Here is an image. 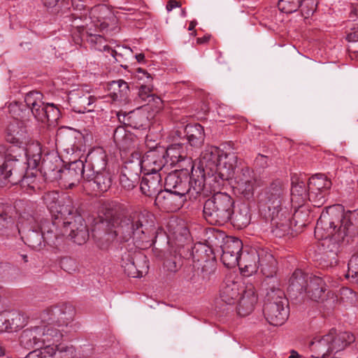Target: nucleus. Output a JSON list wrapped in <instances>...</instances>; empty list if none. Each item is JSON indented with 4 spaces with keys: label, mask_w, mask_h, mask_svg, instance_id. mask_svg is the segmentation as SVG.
Here are the masks:
<instances>
[{
    "label": "nucleus",
    "mask_w": 358,
    "mask_h": 358,
    "mask_svg": "<svg viewBox=\"0 0 358 358\" xmlns=\"http://www.w3.org/2000/svg\"><path fill=\"white\" fill-rule=\"evenodd\" d=\"M236 265L245 276L252 275L260 267L266 278H273L277 269L276 260L267 248H250L241 252Z\"/></svg>",
    "instance_id": "423d86ee"
},
{
    "label": "nucleus",
    "mask_w": 358,
    "mask_h": 358,
    "mask_svg": "<svg viewBox=\"0 0 358 358\" xmlns=\"http://www.w3.org/2000/svg\"><path fill=\"white\" fill-rule=\"evenodd\" d=\"M355 341V336L350 332L337 334L331 329L324 336H315L309 345L314 358H324L326 356L343 350Z\"/></svg>",
    "instance_id": "1a4fd4ad"
},
{
    "label": "nucleus",
    "mask_w": 358,
    "mask_h": 358,
    "mask_svg": "<svg viewBox=\"0 0 358 358\" xmlns=\"http://www.w3.org/2000/svg\"><path fill=\"white\" fill-rule=\"evenodd\" d=\"M164 151L169 168L177 166L180 170L192 168V162L191 157L187 155L186 144L176 142L170 145Z\"/></svg>",
    "instance_id": "f3484780"
},
{
    "label": "nucleus",
    "mask_w": 358,
    "mask_h": 358,
    "mask_svg": "<svg viewBox=\"0 0 358 358\" xmlns=\"http://www.w3.org/2000/svg\"><path fill=\"white\" fill-rule=\"evenodd\" d=\"M223 152L215 146H208L201 154L199 165L196 167L192 164L191 184L197 192L206 195L215 190L216 185L211 187V182L217 178L214 176V171Z\"/></svg>",
    "instance_id": "39448f33"
},
{
    "label": "nucleus",
    "mask_w": 358,
    "mask_h": 358,
    "mask_svg": "<svg viewBox=\"0 0 358 358\" xmlns=\"http://www.w3.org/2000/svg\"><path fill=\"white\" fill-rule=\"evenodd\" d=\"M14 222L12 218L6 213H0V233L13 227Z\"/></svg>",
    "instance_id": "8fccbe9b"
},
{
    "label": "nucleus",
    "mask_w": 358,
    "mask_h": 358,
    "mask_svg": "<svg viewBox=\"0 0 358 358\" xmlns=\"http://www.w3.org/2000/svg\"><path fill=\"white\" fill-rule=\"evenodd\" d=\"M33 221L35 222V217L29 215L26 212L22 213L19 217V222L21 223L22 226H29L26 236V243L34 250H40L42 244L45 242L47 243V241L44 234H41L35 225L33 224Z\"/></svg>",
    "instance_id": "393cba45"
},
{
    "label": "nucleus",
    "mask_w": 358,
    "mask_h": 358,
    "mask_svg": "<svg viewBox=\"0 0 358 358\" xmlns=\"http://www.w3.org/2000/svg\"><path fill=\"white\" fill-rule=\"evenodd\" d=\"M348 270L345 275L347 278H352L354 282L358 283V255H353L350 259Z\"/></svg>",
    "instance_id": "a18cd8bd"
},
{
    "label": "nucleus",
    "mask_w": 358,
    "mask_h": 358,
    "mask_svg": "<svg viewBox=\"0 0 358 358\" xmlns=\"http://www.w3.org/2000/svg\"><path fill=\"white\" fill-rule=\"evenodd\" d=\"M64 232L78 245L85 243L89 237L85 221L80 215H76L74 221H65Z\"/></svg>",
    "instance_id": "b1692460"
},
{
    "label": "nucleus",
    "mask_w": 358,
    "mask_h": 358,
    "mask_svg": "<svg viewBox=\"0 0 358 358\" xmlns=\"http://www.w3.org/2000/svg\"><path fill=\"white\" fill-rule=\"evenodd\" d=\"M196 25V22L194 21H192L189 26V30L194 29Z\"/></svg>",
    "instance_id": "338daca9"
},
{
    "label": "nucleus",
    "mask_w": 358,
    "mask_h": 358,
    "mask_svg": "<svg viewBox=\"0 0 358 358\" xmlns=\"http://www.w3.org/2000/svg\"><path fill=\"white\" fill-rule=\"evenodd\" d=\"M165 266L167 268L169 271L171 272H176V265L174 262L172 261H166L165 262Z\"/></svg>",
    "instance_id": "6e6d98bb"
},
{
    "label": "nucleus",
    "mask_w": 358,
    "mask_h": 358,
    "mask_svg": "<svg viewBox=\"0 0 358 358\" xmlns=\"http://www.w3.org/2000/svg\"><path fill=\"white\" fill-rule=\"evenodd\" d=\"M90 16L94 22L96 26H99L101 29L107 28L108 24L106 20L113 16L110 10L105 4H99L91 8Z\"/></svg>",
    "instance_id": "f704fd0d"
},
{
    "label": "nucleus",
    "mask_w": 358,
    "mask_h": 358,
    "mask_svg": "<svg viewBox=\"0 0 358 358\" xmlns=\"http://www.w3.org/2000/svg\"><path fill=\"white\" fill-rule=\"evenodd\" d=\"M237 157L234 153H223L214 171V176H217L222 180H229L234 178V170L236 168Z\"/></svg>",
    "instance_id": "cd10ccee"
},
{
    "label": "nucleus",
    "mask_w": 358,
    "mask_h": 358,
    "mask_svg": "<svg viewBox=\"0 0 358 358\" xmlns=\"http://www.w3.org/2000/svg\"><path fill=\"white\" fill-rule=\"evenodd\" d=\"M220 296L227 304L238 303L237 311L241 316L249 315L257 301L253 285L245 284L239 277L232 275L225 278Z\"/></svg>",
    "instance_id": "20e7f679"
},
{
    "label": "nucleus",
    "mask_w": 358,
    "mask_h": 358,
    "mask_svg": "<svg viewBox=\"0 0 358 358\" xmlns=\"http://www.w3.org/2000/svg\"><path fill=\"white\" fill-rule=\"evenodd\" d=\"M85 165L82 160L71 162L68 168L60 171L59 179L65 188H72L80 181L81 178L86 179Z\"/></svg>",
    "instance_id": "4be33fe9"
},
{
    "label": "nucleus",
    "mask_w": 358,
    "mask_h": 358,
    "mask_svg": "<svg viewBox=\"0 0 358 358\" xmlns=\"http://www.w3.org/2000/svg\"><path fill=\"white\" fill-rule=\"evenodd\" d=\"M62 337L59 330L53 328L50 322L41 315L40 325H31L24 329L20 336V343L26 348H43L47 345L55 348Z\"/></svg>",
    "instance_id": "6e6552de"
},
{
    "label": "nucleus",
    "mask_w": 358,
    "mask_h": 358,
    "mask_svg": "<svg viewBox=\"0 0 358 358\" xmlns=\"http://www.w3.org/2000/svg\"><path fill=\"white\" fill-rule=\"evenodd\" d=\"M210 37L209 36H203L202 38H197V43H204L208 41Z\"/></svg>",
    "instance_id": "052dcab7"
},
{
    "label": "nucleus",
    "mask_w": 358,
    "mask_h": 358,
    "mask_svg": "<svg viewBox=\"0 0 358 358\" xmlns=\"http://www.w3.org/2000/svg\"><path fill=\"white\" fill-rule=\"evenodd\" d=\"M136 59H137V61L138 62H142L144 61V59H145V56L142 53H140V54H137L136 55Z\"/></svg>",
    "instance_id": "680f3d73"
},
{
    "label": "nucleus",
    "mask_w": 358,
    "mask_h": 358,
    "mask_svg": "<svg viewBox=\"0 0 358 358\" xmlns=\"http://www.w3.org/2000/svg\"><path fill=\"white\" fill-rule=\"evenodd\" d=\"M185 130L187 140L191 146L199 148L203 145L205 140V132L201 124H187Z\"/></svg>",
    "instance_id": "72a5a7b5"
},
{
    "label": "nucleus",
    "mask_w": 358,
    "mask_h": 358,
    "mask_svg": "<svg viewBox=\"0 0 358 358\" xmlns=\"http://www.w3.org/2000/svg\"><path fill=\"white\" fill-rule=\"evenodd\" d=\"M234 178L236 189L248 199L253 196L255 190L260 185L253 171L248 166L238 171Z\"/></svg>",
    "instance_id": "6ab92c4d"
},
{
    "label": "nucleus",
    "mask_w": 358,
    "mask_h": 358,
    "mask_svg": "<svg viewBox=\"0 0 358 358\" xmlns=\"http://www.w3.org/2000/svg\"><path fill=\"white\" fill-rule=\"evenodd\" d=\"M24 102L29 113L41 122H55L59 117V110L53 103H45L43 94L39 92H30L26 94Z\"/></svg>",
    "instance_id": "ddd939ff"
},
{
    "label": "nucleus",
    "mask_w": 358,
    "mask_h": 358,
    "mask_svg": "<svg viewBox=\"0 0 358 358\" xmlns=\"http://www.w3.org/2000/svg\"><path fill=\"white\" fill-rule=\"evenodd\" d=\"M74 313L72 306L63 303L54 308H50L45 310L43 313V318L47 322H50L51 326L53 323H57L58 326L67 325L69 322L73 318Z\"/></svg>",
    "instance_id": "5701e85b"
},
{
    "label": "nucleus",
    "mask_w": 358,
    "mask_h": 358,
    "mask_svg": "<svg viewBox=\"0 0 358 358\" xmlns=\"http://www.w3.org/2000/svg\"><path fill=\"white\" fill-rule=\"evenodd\" d=\"M182 132L179 130H176L174 131V136H173V140L177 141L178 139H181L182 138Z\"/></svg>",
    "instance_id": "bf43d9fd"
},
{
    "label": "nucleus",
    "mask_w": 358,
    "mask_h": 358,
    "mask_svg": "<svg viewBox=\"0 0 358 358\" xmlns=\"http://www.w3.org/2000/svg\"><path fill=\"white\" fill-rule=\"evenodd\" d=\"M117 117L120 122L134 129H143L148 124L147 112L141 108H137L129 113H117Z\"/></svg>",
    "instance_id": "7c9ffc66"
},
{
    "label": "nucleus",
    "mask_w": 358,
    "mask_h": 358,
    "mask_svg": "<svg viewBox=\"0 0 358 358\" xmlns=\"http://www.w3.org/2000/svg\"><path fill=\"white\" fill-rule=\"evenodd\" d=\"M301 3V0H279L278 6L283 13H292L299 9Z\"/></svg>",
    "instance_id": "37998d69"
},
{
    "label": "nucleus",
    "mask_w": 358,
    "mask_h": 358,
    "mask_svg": "<svg viewBox=\"0 0 358 358\" xmlns=\"http://www.w3.org/2000/svg\"><path fill=\"white\" fill-rule=\"evenodd\" d=\"M358 234V211L343 213L342 208L329 206L322 211L315 228V236L322 241L323 260L327 266L337 263L336 256L341 243Z\"/></svg>",
    "instance_id": "f257e3e1"
},
{
    "label": "nucleus",
    "mask_w": 358,
    "mask_h": 358,
    "mask_svg": "<svg viewBox=\"0 0 358 358\" xmlns=\"http://www.w3.org/2000/svg\"><path fill=\"white\" fill-rule=\"evenodd\" d=\"M233 222L238 227L243 228L247 227L250 222V215L247 207L244 206L236 213H233Z\"/></svg>",
    "instance_id": "79ce46f5"
},
{
    "label": "nucleus",
    "mask_w": 358,
    "mask_h": 358,
    "mask_svg": "<svg viewBox=\"0 0 358 358\" xmlns=\"http://www.w3.org/2000/svg\"><path fill=\"white\" fill-rule=\"evenodd\" d=\"M122 206L116 201L103 203L99 208L98 215L101 225L115 228V236H120L127 241L133 239L135 243H150L155 234L152 215L149 213H135L133 215L120 217Z\"/></svg>",
    "instance_id": "7ed1b4c3"
},
{
    "label": "nucleus",
    "mask_w": 358,
    "mask_h": 358,
    "mask_svg": "<svg viewBox=\"0 0 358 358\" xmlns=\"http://www.w3.org/2000/svg\"><path fill=\"white\" fill-rule=\"evenodd\" d=\"M144 177L141 182V190L142 193L148 196H152L156 194H164L162 192V174L144 173Z\"/></svg>",
    "instance_id": "2f4dec72"
},
{
    "label": "nucleus",
    "mask_w": 358,
    "mask_h": 358,
    "mask_svg": "<svg viewBox=\"0 0 358 358\" xmlns=\"http://www.w3.org/2000/svg\"><path fill=\"white\" fill-rule=\"evenodd\" d=\"M295 210L292 215V220H290V217L286 210V217L289 219V223L290 224L291 229L289 234H292L293 231L292 224L294 223V226L297 227L299 229L306 226L309 217V210L308 207L305 206V205L301 206V207H293ZM288 235V234H287ZM286 236V234L285 235Z\"/></svg>",
    "instance_id": "c9c22d12"
},
{
    "label": "nucleus",
    "mask_w": 358,
    "mask_h": 358,
    "mask_svg": "<svg viewBox=\"0 0 358 358\" xmlns=\"http://www.w3.org/2000/svg\"><path fill=\"white\" fill-rule=\"evenodd\" d=\"M8 317L10 326V331H17L23 328L27 324L25 315L20 312H8Z\"/></svg>",
    "instance_id": "a19ab883"
},
{
    "label": "nucleus",
    "mask_w": 358,
    "mask_h": 358,
    "mask_svg": "<svg viewBox=\"0 0 358 358\" xmlns=\"http://www.w3.org/2000/svg\"><path fill=\"white\" fill-rule=\"evenodd\" d=\"M310 192L306 182L297 176L292 177L291 201L292 207H301L309 201Z\"/></svg>",
    "instance_id": "c756f323"
},
{
    "label": "nucleus",
    "mask_w": 358,
    "mask_h": 358,
    "mask_svg": "<svg viewBox=\"0 0 358 358\" xmlns=\"http://www.w3.org/2000/svg\"><path fill=\"white\" fill-rule=\"evenodd\" d=\"M121 266L124 273L131 278H141L148 272L146 257L141 253H124L122 257Z\"/></svg>",
    "instance_id": "a211bd4d"
},
{
    "label": "nucleus",
    "mask_w": 358,
    "mask_h": 358,
    "mask_svg": "<svg viewBox=\"0 0 358 358\" xmlns=\"http://www.w3.org/2000/svg\"><path fill=\"white\" fill-rule=\"evenodd\" d=\"M10 326L8 317V313L0 314V332L10 331Z\"/></svg>",
    "instance_id": "3c124183"
},
{
    "label": "nucleus",
    "mask_w": 358,
    "mask_h": 358,
    "mask_svg": "<svg viewBox=\"0 0 358 358\" xmlns=\"http://www.w3.org/2000/svg\"><path fill=\"white\" fill-rule=\"evenodd\" d=\"M92 169L85 175L89 182L93 181L99 192H106L112 184V176L106 169V155L103 151H99L92 155Z\"/></svg>",
    "instance_id": "4468645a"
},
{
    "label": "nucleus",
    "mask_w": 358,
    "mask_h": 358,
    "mask_svg": "<svg viewBox=\"0 0 358 358\" xmlns=\"http://www.w3.org/2000/svg\"><path fill=\"white\" fill-rule=\"evenodd\" d=\"M317 6V0H303L301 1L300 6L301 7L302 15L306 17H309L315 11Z\"/></svg>",
    "instance_id": "49530a36"
},
{
    "label": "nucleus",
    "mask_w": 358,
    "mask_h": 358,
    "mask_svg": "<svg viewBox=\"0 0 358 358\" xmlns=\"http://www.w3.org/2000/svg\"><path fill=\"white\" fill-rule=\"evenodd\" d=\"M58 1L59 0H50V1H48V2H45V4L48 6H54L55 5L57 4Z\"/></svg>",
    "instance_id": "0e129e2a"
},
{
    "label": "nucleus",
    "mask_w": 358,
    "mask_h": 358,
    "mask_svg": "<svg viewBox=\"0 0 358 358\" xmlns=\"http://www.w3.org/2000/svg\"><path fill=\"white\" fill-rule=\"evenodd\" d=\"M179 4L177 1H169L166 6V8L169 11H171L174 8L178 7Z\"/></svg>",
    "instance_id": "13d9d810"
},
{
    "label": "nucleus",
    "mask_w": 358,
    "mask_h": 358,
    "mask_svg": "<svg viewBox=\"0 0 358 358\" xmlns=\"http://www.w3.org/2000/svg\"><path fill=\"white\" fill-rule=\"evenodd\" d=\"M152 88L147 85H142L138 91L139 98L144 101H150V99L153 100L152 94H151Z\"/></svg>",
    "instance_id": "09e8293b"
},
{
    "label": "nucleus",
    "mask_w": 358,
    "mask_h": 358,
    "mask_svg": "<svg viewBox=\"0 0 358 358\" xmlns=\"http://www.w3.org/2000/svg\"><path fill=\"white\" fill-rule=\"evenodd\" d=\"M110 85V89L113 90L112 98L113 101H126L129 91L127 83L123 80H117L112 81Z\"/></svg>",
    "instance_id": "58836bf2"
},
{
    "label": "nucleus",
    "mask_w": 358,
    "mask_h": 358,
    "mask_svg": "<svg viewBox=\"0 0 358 358\" xmlns=\"http://www.w3.org/2000/svg\"><path fill=\"white\" fill-rule=\"evenodd\" d=\"M59 197V193L57 192H47L43 196L44 203L52 214L55 213V209L60 202Z\"/></svg>",
    "instance_id": "c03bdc74"
},
{
    "label": "nucleus",
    "mask_w": 358,
    "mask_h": 358,
    "mask_svg": "<svg viewBox=\"0 0 358 358\" xmlns=\"http://www.w3.org/2000/svg\"><path fill=\"white\" fill-rule=\"evenodd\" d=\"M268 157L263 155H259L255 161V164L260 168H265L268 166Z\"/></svg>",
    "instance_id": "603ef678"
},
{
    "label": "nucleus",
    "mask_w": 358,
    "mask_h": 358,
    "mask_svg": "<svg viewBox=\"0 0 358 358\" xmlns=\"http://www.w3.org/2000/svg\"><path fill=\"white\" fill-rule=\"evenodd\" d=\"M56 219L63 218L65 221H74V217L78 215L76 213L75 208L73 206L72 201L69 197L64 199V201L59 202L55 209V213L52 214Z\"/></svg>",
    "instance_id": "4c0bfd02"
},
{
    "label": "nucleus",
    "mask_w": 358,
    "mask_h": 358,
    "mask_svg": "<svg viewBox=\"0 0 358 358\" xmlns=\"http://www.w3.org/2000/svg\"><path fill=\"white\" fill-rule=\"evenodd\" d=\"M5 355V349L2 346L1 343L0 342V356H3Z\"/></svg>",
    "instance_id": "774afa93"
},
{
    "label": "nucleus",
    "mask_w": 358,
    "mask_h": 358,
    "mask_svg": "<svg viewBox=\"0 0 358 358\" xmlns=\"http://www.w3.org/2000/svg\"><path fill=\"white\" fill-rule=\"evenodd\" d=\"M137 76L139 80H143V78H145L146 80L144 81V83L146 84H149L150 82L152 80V77L150 76V75L145 70L141 69H138Z\"/></svg>",
    "instance_id": "5fc2aeb1"
},
{
    "label": "nucleus",
    "mask_w": 358,
    "mask_h": 358,
    "mask_svg": "<svg viewBox=\"0 0 358 358\" xmlns=\"http://www.w3.org/2000/svg\"><path fill=\"white\" fill-rule=\"evenodd\" d=\"M24 146H25V145H24ZM24 154L28 168L31 169H36L42 159V149L41 144L38 142H30L29 138V142L26 145ZM53 155H48L45 158L43 159L42 164L44 167L48 166V162L49 160L50 161Z\"/></svg>",
    "instance_id": "c85d7f7f"
},
{
    "label": "nucleus",
    "mask_w": 358,
    "mask_h": 358,
    "mask_svg": "<svg viewBox=\"0 0 358 358\" xmlns=\"http://www.w3.org/2000/svg\"><path fill=\"white\" fill-rule=\"evenodd\" d=\"M178 231H182V234H185V235H187V233H188L187 229L185 227H178Z\"/></svg>",
    "instance_id": "69168bd1"
},
{
    "label": "nucleus",
    "mask_w": 358,
    "mask_h": 358,
    "mask_svg": "<svg viewBox=\"0 0 358 358\" xmlns=\"http://www.w3.org/2000/svg\"><path fill=\"white\" fill-rule=\"evenodd\" d=\"M289 358H301L297 352L292 350Z\"/></svg>",
    "instance_id": "e2e57ef3"
},
{
    "label": "nucleus",
    "mask_w": 358,
    "mask_h": 358,
    "mask_svg": "<svg viewBox=\"0 0 358 358\" xmlns=\"http://www.w3.org/2000/svg\"><path fill=\"white\" fill-rule=\"evenodd\" d=\"M69 102L73 110L78 113L90 112V106L95 102L96 98L90 94L87 86L79 87L69 92Z\"/></svg>",
    "instance_id": "aec40b11"
},
{
    "label": "nucleus",
    "mask_w": 358,
    "mask_h": 358,
    "mask_svg": "<svg viewBox=\"0 0 358 358\" xmlns=\"http://www.w3.org/2000/svg\"><path fill=\"white\" fill-rule=\"evenodd\" d=\"M113 138L120 149L129 150L136 141V136L126 130L124 127H118L114 131Z\"/></svg>",
    "instance_id": "473e14b6"
},
{
    "label": "nucleus",
    "mask_w": 358,
    "mask_h": 358,
    "mask_svg": "<svg viewBox=\"0 0 358 358\" xmlns=\"http://www.w3.org/2000/svg\"><path fill=\"white\" fill-rule=\"evenodd\" d=\"M138 175L136 174L134 179L129 178L127 173H122L120 176V183L124 188L127 189H133L137 184Z\"/></svg>",
    "instance_id": "de8ad7c7"
},
{
    "label": "nucleus",
    "mask_w": 358,
    "mask_h": 358,
    "mask_svg": "<svg viewBox=\"0 0 358 358\" xmlns=\"http://www.w3.org/2000/svg\"><path fill=\"white\" fill-rule=\"evenodd\" d=\"M110 53L116 62H120V57H122V52H119L117 50H112Z\"/></svg>",
    "instance_id": "4d7b16f0"
},
{
    "label": "nucleus",
    "mask_w": 358,
    "mask_h": 358,
    "mask_svg": "<svg viewBox=\"0 0 358 358\" xmlns=\"http://www.w3.org/2000/svg\"><path fill=\"white\" fill-rule=\"evenodd\" d=\"M346 38L349 42L358 41V26L351 29V31L347 35Z\"/></svg>",
    "instance_id": "864d4df0"
},
{
    "label": "nucleus",
    "mask_w": 358,
    "mask_h": 358,
    "mask_svg": "<svg viewBox=\"0 0 358 358\" xmlns=\"http://www.w3.org/2000/svg\"><path fill=\"white\" fill-rule=\"evenodd\" d=\"M242 241L234 237L229 238L222 247L221 260L228 268H232L238 263L241 252H243Z\"/></svg>",
    "instance_id": "a878e982"
},
{
    "label": "nucleus",
    "mask_w": 358,
    "mask_h": 358,
    "mask_svg": "<svg viewBox=\"0 0 358 358\" xmlns=\"http://www.w3.org/2000/svg\"><path fill=\"white\" fill-rule=\"evenodd\" d=\"M75 350L73 347L63 343L55 348L47 345L43 348H36L30 352L25 358H72Z\"/></svg>",
    "instance_id": "412c9836"
},
{
    "label": "nucleus",
    "mask_w": 358,
    "mask_h": 358,
    "mask_svg": "<svg viewBox=\"0 0 358 358\" xmlns=\"http://www.w3.org/2000/svg\"><path fill=\"white\" fill-rule=\"evenodd\" d=\"M273 284L268 287L264 312L266 320L273 326H280L289 316L288 302L284 292L279 288L278 281L274 279Z\"/></svg>",
    "instance_id": "9d476101"
},
{
    "label": "nucleus",
    "mask_w": 358,
    "mask_h": 358,
    "mask_svg": "<svg viewBox=\"0 0 358 358\" xmlns=\"http://www.w3.org/2000/svg\"><path fill=\"white\" fill-rule=\"evenodd\" d=\"M331 187V180L324 175L316 174L310 178L308 183L310 192L309 201L315 207L322 206L326 201V194Z\"/></svg>",
    "instance_id": "dca6fc26"
},
{
    "label": "nucleus",
    "mask_w": 358,
    "mask_h": 358,
    "mask_svg": "<svg viewBox=\"0 0 358 358\" xmlns=\"http://www.w3.org/2000/svg\"><path fill=\"white\" fill-rule=\"evenodd\" d=\"M285 191L284 184L279 180L273 181L265 192V200L269 211H272V233L276 237L282 238L290 231L289 219L286 210L280 208L281 199Z\"/></svg>",
    "instance_id": "0eeeda50"
},
{
    "label": "nucleus",
    "mask_w": 358,
    "mask_h": 358,
    "mask_svg": "<svg viewBox=\"0 0 358 358\" xmlns=\"http://www.w3.org/2000/svg\"><path fill=\"white\" fill-rule=\"evenodd\" d=\"M327 285L324 280L318 276L310 275L309 283L307 284L305 294L308 299L314 301H323L326 297L332 296L334 294L328 292L327 294Z\"/></svg>",
    "instance_id": "bb28decb"
},
{
    "label": "nucleus",
    "mask_w": 358,
    "mask_h": 358,
    "mask_svg": "<svg viewBox=\"0 0 358 358\" xmlns=\"http://www.w3.org/2000/svg\"><path fill=\"white\" fill-rule=\"evenodd\" d=\"M8 111L12 119L6 128V141L13 145L0 146V186L7 180L13 184L18 182L22 186L29 185V178L23 173L17 174L15 169L20 156V148L29 142V135L27 129V122L29 115V110L24 109L18 103L8 106Z\"/></svg>",
    "instance_id": "f03ea898"
},
{
    "label": "nucleus",
    "mask_w": 358,
    "mask_h": 358,
    "mask_svg": "<svg viewBox=\"0 0 358 358\" xmlns=\"http://www.w3.org/2000/svg\"><path fill=\"white\" fill-rule=\"evenodd\" d=\"M166 192L164 194H159L155 199L157 203H161L164 208H171L169 206L173 201L174 196H178L180 201L178 206L183 201L182 198L187 192L195 193L196 194L202 192H197L191 184V177L189 178V185H187V178L182 179L178 176L176 171L168 174L165 178L164 184Z\"/></svg>",
    "instance_id": "f8f14e48"
},
{
    "label": "nucleus",
    "mask_w": 358,
    "mask_h": 358,
    "mask_svg": "<svg viewBox=\"0 0 358 358\" xmlns=\"http://www.w3.org/2000/svg\"><path fill=\"white\" fill-rule=\"evenodd\" d=\"M33 224L35 225L41 234L43 235L44 234V236L48 243L52 241L53 237L57 238V235H53L56 229L55 223L47 219H41L38 222L37 218L35 217V222L33 221Z\"/></svg>",
    "instance_id": "ea45409f"
},
{
    "label": "nucleus",
    "mask_w": 358,
    "mask_h": 358,
    "mask_svg": "<svg viewBox=\"0 0 358 358\" xmlns=\"http://www.w3.org/2000/svg\"><path fill=\"white\" fill-rule=\"evenodd\" d=\"M234 201L227 193L216 192L203 206V216L210 224H223L233 215Z\"/></svg>",
    "instance_id": "9b49d317"
},
{
    "label": "nucleus",
    "mask_w": 358,
    "mask_h": 358,
    "mask_svg": "<svg viewBox=\"0 0 358 358\" xmlns=\"http://www.w3.org/2000/svg\"><path fill=\"white\" fill-rule=\"evenodd\" d=\"M310 276L301 270H296L289 279V290L303 294L309 283Z\"/></svg>",
    "instance_id": "e433bc0d"
},
{
    "label": "nucleus",
    "mask_w": 358,
    "mask_h": 358,
    "mask_svg": "<svg viewBox=\"0 0 358 358\" xmlns=\"http://www.w3.org/2000/svg\"><path fill=\"white\" fill-rule=\"evenodd\" d=\"M140 170L143 173L162 174L166 173L169 170V164L165 158L164 148H159L148 151L138 162Z\"/></svg>",
    "instance_id": "2eb2a0df"
}]
</instances>
